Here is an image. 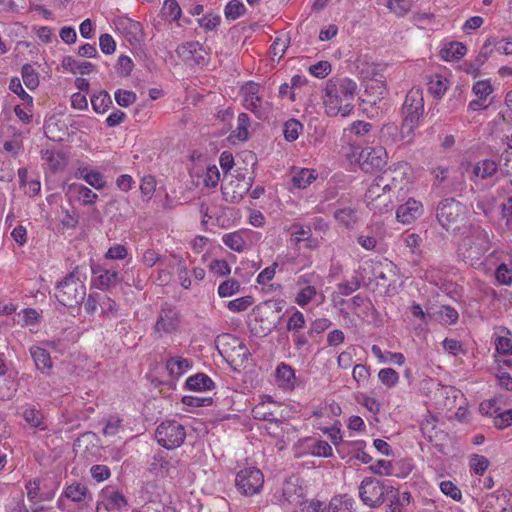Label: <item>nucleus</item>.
I'll return each mask as SVG.
<instances>
[{
  "mask_svg": "<svg viewBox=\"0 0 512 512\" xmlns=\"http://www.w3.org/2000/svg\"><path fill=\"white\" fill-rule=\"evenodd\" d=\"M9 89L13 93L17 94L25 103H27L29 106L32 107L33 98H32V96H30L28 93L25 92L19 78L14 77L10 80Z\"/></svg>",
  "mask_w": 512,
  "mask_h": 512,
  "instance_id": "864d4df0",
  "label": "nucleus"
},
{
  "mask_svg": "<svg viewBox=\"0 0 512 512\" xmlns=\"http://www.w3.org/2000/svg\"><path fill=\"white\" fill-rule=\"evenodd\" d=\"M316 179V175L313 170L302 168L294 172L292 176L293 187L304 189L309 186L313 180Z\"/></svg>",
  "mask_w": 512,
  "mask_h": 512,
  "instance_id": "bb28decb",
  "label": "nucleus"
},
{
  "mask_svg": "<svg viewBox=\"0 0 512 512\" xmlns=\"http://www.w3.org/2000/svg\"><path fill=\"white\" fill-rule=\"evenodd\" d=\"M386 499L390 502L386 512H402L404 504H408L410 501V494L407 492L399 493L397 490V494L389 493Z\"/></svg>",
  "mask_w": 512,
  "mask_h": 512,
  "instance_id": "c85d7f7f",
  "label": "nucleus"
},
{
  "mask_svg": "<svg viewBox=\"0 0 512 512\" xmlns=\"http://www.w3.org/2000/svg\"><path fill=\"white\" fill-rule=\"evenodd\" d=\"M197 49L201 50V44L197 41H191L179 45L176 49V53L184 61H191Z\"/></svg>",
  "mask_w": 512,
  "mask_h": 512,
  "instance_id": "ea45409f",
  "label": "nucleus"
},
{
  "mask_svg": "<svg viewBox=\"0 0 512 512\" xmlns=\"http://www.w3.org/2000/svg\"><path fill=\"white\" fill-rule=\"evenodd\" d=\"M489 465V460L483 455L473 454L469 461L470 470L477 475H483Z\"/></svg>",
  "mask_w": 512,
  "mask_h": 512,
  "instance_id": "a18cd8bd",
  "label": "nucleus"
},
{
  "mask_svg": "<svg viewBox=\"0 0 512 512\" xmlns=\"http://www.w3.org/2000/svg\"><path fill=\"white\" fill-rule=\"evenodd\" d=\"M223 243L231 250L241 252L244 250L246 241L240 232H232L222 237Z\"/></svg>",
  "mask_w": 512,
  "mask_h": 512,
  "instance_id": "e433bc0d",
  "label": "nucleus"
},
{
  "mask_svg": "<svg viewBox=\"0 0 512 512\" xmlns=\"http://www.w3.org/2000/svg\"><path fill=\"white\" fill-rule=\"evenodd\" d=\"M498 170V164L491 159H484L473 167V174L481 179H487L495 175Z\"/></svg>",
  "mask_w": 512,
  "mask_h": 512,
  "instance_id": "5701e85b",
  "label": "nucleus"
},
{
  "mask_svg": "<svg viewBox=\"0 0 512 512\" xmlns=\"http://www.w3.org/2000/svg\"><path fill=\"white\" fill-rule=\"evenodd\" d=\"M185 386L189 390L201 392L214 388V382L206 374L197 373L186 380Z\"/></svg>",
  "mask_w": 512,
  "mask_h": 512,
  "instance_id": "aec40b11",
  "label": "nucleus"
},
{
  "mask_svg": "<svg viewBox=\"0 0 512 512\" xmlns=\"http://www.w3.org/2000/svg\"><path fill=\"white\" fill-rule=\"evenodd\" d=\"M180 326V315L176 308L164 305L157 317L154 331L159 338L165 334L175 333Z\"/></svg>",
  "mask_w": 512,
  "mask_h": 512,
  "instance_id": "0eeeda50",
  "label": "nucleus"
},
{
  "mask_svg": "<svg viewBox=\"0 0 512 512\" xmlns=\"http://www.w3.org/2000/svg\"><path fill=\"white\" fill-rule=\"evenodd\" d=\"M401 240L408 247L411 253L416 254L419 251V248L423 242L421 236L416 233L403 234L401 236Z\"/></svg>",
  "mask_w": 512,
  "mask_h": 512,
  "instance_id": "13d9d810",
  "label": "nucleus"
},
{
  "mask_svg": "<svg viewBox=\"0 0 512 512\" xmlns=\"http://www.w3.org/2000/svg\"><path fill=\"white\" fill-rule=\"evenodd\" d=\"M494 425L499 429H504L512 425V409H508L495 415Z\"/></svg>",
  "mask_w": 512,
  "mask_h": 512,
  "instance_id": "774afa93",
  "label": "nucleus"
},
{
  "mask_svg": "<svg viewBox=\"0 0 512 512\" xmlns=\"http://www.w3.org/2000/svg\"><path fill=\"white\" fill-rule=\"evenodd\" d=\"M166 257L159 255L153 249H147L142 255V263L147 267H153L156 263L165 264Z\"/></svg>",
  "mask_w": 512,
  "mask_h": 512,
  "instance_id": "bf43d9fd",
  "label": "nucleus"
},
{
  "mask_svg": "<svg viewBox=\"0 0 512 512\" xmlns=\"http://www.w3.org/2000/svg\"><path fill=\"white\" fill-rule=\"evenodd\" d=\"M303 495V489L292 481H286L282 488V497L289 503L298 502Z\"/></svg>",
  "mask_w": 512,
  "mask_h": 512,
  "instance_id": "72a5a7b5",
  "label": "nucleus"
},
{
  "mask_svg": "<svg viewBox=\"0 0 512 512\" xmlns=\"http://www.w3.org/2000/svg\"><path fill=\"white\" fill-rule=\"evenodd\" d=\"M303 125L296 119H290L284 124V137L287 141H295L302 131Z\"/></svg>",
  "mask_w": 512,
  "mask_h": 512,
  "instance_id": "c03bdc74",
  "label": "nucleus"
},
{
  "mask_svg": "<svg viewBox=\"0 0 512 512\" xmlns=\"http://www.w3.org/2000/svg\"><path fill=\"white\" fill-rule=\"evenodd\" d=\"M276 382L279 387L291 389L295 384V370L288 364L280 363L275 371Z\"/></svg>",
  "mask_w": 512,
  "mask_h": 512,
  "instance_id": "f3484780",
  "label": "nucleus"
},
{
  "mask_svg": "<svg viewBox=\"0 0 512 512\" xmlns=\"http://www.w3.org/2000/svg\"><path fill=\"white\" fill-rule=\"evenodd\" d=\"M30 353L38 370L45 371L51 368V357L47 350L41 347H32Z\"/></svg>",
  "mask_w": 512,
  "mask_h": 512,
  "instance_id": "a878e982",
  "label": "nucleus"
},
{
  "mask_svg": "<svg viewBox=\"0 0 512 512\" xmlns=\"http://www.w3.org/2000/svg\"><path fill=\"white\" fill-rule=\"evenodd\" d=\"M358 277H352L350 280L338 284V291L343 296H348L360 288Z\"/></svg>",
  "mask_w": 512,
  "mask_h": 512,
  "instance_id": "69168bd1",
  "label": "nucleus"
},
{
  "mask_svg": "<svg viewBox=\"0 0 512 512\" xmlns=\"http://www.w3.org/2000/svg\"><path fill=\"white\" fill-rule=\"evenodd\" d=\"M379 380L387 387H394L399 381V374L392 368H383L378 373Z\"/></svg>",
  "mask_w": 512,
  "mask_h": 512,
  "instance_id": "3c124183",
  "label": "nucleus"
},
{
  "mask_svg": "<svg viewBox=\"0 0 512 512\" xmlns=\"http://www.w3.org/2000/svg\"><path fill=\"white\" fill-rule=\"evenodd\" d=\"M162 13L165 17L176 21L181 16V8L176 0H166L162 8Z\"/></svg>",
  "mask_w": 512,
  "mask_h": 512,
  "instance_id": "603ef678",
  "label": "nucleus"
},
{
  "mask_svg": "<svg viewBox=\"0 0 512 512\" xmlns=\"http://www.w3.org/2000/svg\"><path fill=\"white\" fill-rule=\"evenodd\" d=\"M169 467L170 463L162 451L155 453L149 463V470L154 473L167 472Z\"/></svg>",
  "mask_w": 512,
  "mask_h": 512,
  "instance_id": "a19ab883",
  "label": "nucleus"
},
{
  "mask_svg": "<svg viewBox=\"0 0 512 512\" xmlns=\"http://www.w3.org/2000/svg\"><path fill=\"white\" fill-rule=\"evenodd\" d=\"M387 154L384 148H365L359 155L362 170L371 172L386 165Z\"/></svg>",
  "mask_w": 512,
  "mask_h": 512,
  "instance_id": "9d476101",
  "label": "nucleus"
},
{
  "mask_svg": "<svg viewBox=\"0 0 512 512\" xmlns=\"http://www.w3.org/2000/svg\"><path fill=\"white\" fill-rule=\"evenodd\" d=\"M494 51V43L488 39L483 44L479 54L475 58V66H473V70H468L469 74L476 75L479 72L480 67L486 62V60L491 56Z\"/></svg>",
  "mask_w": 512,
  "mask_h": 512,
  "instance_id": "2f4dec72",
  "label": "nucleus"
},
{
  "mask_svg": "<svg viewBox=\"0 0 512 512\" xmlns=\"http://www.w3.org/2000/svg\"><path fill=\"white\" fill-rule=\"evenodd\" d=\"M115 100L118 105L128 107L136 101V94L132 91L118 89L115 92Z\"/></svg>",
  "mask_w": 512,
  "mask_h": 512,
  "instance_id": "052dcab7",
  "label": "nucleus"
},
{
  "mask_svg": "<svg viewBox=\"0 0 512 512\" xmlns=\"http://www.w3.org/2000/svg\"><path fill=\"white\" fill-rule=\"evenodd\" d=\"M424 99L420 87H413L406 95L401 109V115L423 119Z\"/></svg>",
  "mask_w": 512,
  "mask_h": 512,
  "instance_id": "1a4fd4ad",
  "label": "nucleus"
},
{
  "mask_svg": "<svg viewBox=\"0 0 512 512\" xmlns=\"http://www.w3.org/2000/svg\"><path fill=\"white\" fill-rule=\"evenodd\" d=\"M357 89L355 81L349 78H331L326 82L324 104L330 116H347L353 109Z\"/></svg>",
  "mask_w": 512,
  "mask_h": 512,
  "instance_id": "f257e3e1",
  "label": "nucleus"
},
{
  "mask_svg": "<svg viewBox=\"0 0 512 512\" xmlns=\"http://www.w3.org/2000/svg\"><path fill=\"white\" fill-rule=\"evenodd\" d=\"M86 296L85 275L76 267L56 285L55 297L60 304L74 307L82 303Z\"/></svg>",
  "mask_w": 512,
  "mask_h": 512,
  "instance_id": "f03ea898",
  "label": "nucleus"
},
{
  "mask_svg": "<svg viewBox=\"0 0 512 512\" xmlns=\"http://www.w3.org/2000/svg\"><path fill=\"white\" fill-rule=\"evenodd\" d=\"M22 79L26 87L33 90L39 85L38 73L31 64H24L21 69Z\"/></svg>",
  "mask_w": 512,
  "mask_h": 512,
  "instance_id": "4c0bfd02",
  "label": "nucleus"
},
{
  "mask_svg": "<svg viewBox=\"0 0 512 512\" xmlns=\"http://www.w3.org/2000/svg\"><path fill=\"white\" fill-rule=\"evenodd\" d=\"M264 484L263 473L255 468L248 467L240 470L235 477V486L244 496H253L258 494Z\"/></svg>",
  "mask_w": 512,
  "mask_h": 512,
  "instance_id": "39448f33",
  "label": "nucleus"
},
{
  "mask_svg": "<svg viewBox=\"0 0 512 512\" xmlns=\"http://www.w3.org/2000/svg\"><path fill=\"white\" fill-rule=\"evenodd\" d=\"M23 417L31 427L37 428L42 425L43 415L35 408H26L23 412Z\"/></svg>",
  "mask_w": 512,
  "mask_h": 512,
  "instance_id": "6e6d98bb",
  "label": "nucleus"
},
{
  "mask_svg": "<svg viewBox=\"0 0 512 512\" xmlns=\"http://www.w3.org/2000/svg\"><path fill=\"white\" fill-rule=\"evenodd\" d=\"M402 116V123L400 126L401 133L404 138V143L410 145L414 142L416 130L420 126L422 119L417 117Z\"/></svg>",
  "mask_w": 512,
  "mask_h": 512,
  "instance_id": "6ab92c4d",
  "label": "nucleus"
},
{
  "mask_svg": "<svg viewBox=\"0 0 512 512\" xmlns=\"http://www.w3.org/2000/svg\"><path fill=\"white\" fill-rule=\"evenodd\" d=\"M390 186L391 185L389 184L388 174L377 175L365 193V201L368 202L376 200L382 195L391 193L389 190Z\"/></svg>",
  "mask_w": 512,
  "mask_h": 512,
  "instance_id": "dca6fc26",
  "label": "nucleus"
},
{
  "mask_svg": "<svg viewBox=\"0 0 512 512\" xmlns=\"http://www.w3.org/2000/svg\"><path fill=\"white\" fill-rule=\"evenodd\" d=\"M155 437L158 443L166 449H175L184 443L185 428L175 420L162 422L156 429Z\"/></svg>",
  "mask_w": 512,
  "mask_h": 512,
  "instance_id": "20e7f679",
  "label": "nucleus"
},
{
  "mask_svg": "<svg viewBox=\"0 0 512 512\" xmlns=\"http://www.w3.org/2000/svg\"><path fill=\"white\" fill-rule=\"evenodd\" d=\"M305 317L302 312L295 310L289 317L287 322V330L295 333H299L301 329L305 327Z\"/></svg>",
  "mask_w": 512,
  "mask_h": 512,
  "instance_id": "8fccbe9b",
  "label": "nucleus"
},
{
  "mask_svg": "<svg viewBox=\"0 0 512 512\" xmlns=\"http://www.w3.org/2000/svg\"><path fill=\"white\" fill-rule=\"evenodd\" d=\"M252 186V178L238 173L232 176L228 182H224L221 187L222 195L225 201L238 203Z\"/></svg>",
  "mask_w": 512,
  "mask_h": 512,
  "instance_id": "423d86ee",
  "label": "nucleus"
},
{
  "mask_svg": "<svg viewBox=\"0 0 512 512\" xmlns=\"http://www.w3.org/2000/svg\"><path fill=\"white\" fill-rule=\"evenodd\" d=\"M63 67L73 73H80L81 75L89 74L93 69V64L90 62H79L71 56L63 59Z\"/></svg>",
  "mask_w": 512,
  "mask_h": 512,
  "instance_id": "c756f323",
  "label": "nucleus"
},
{
  "mask_svg": "<svg viewBox=\"0 0 512 512\" xmlns=\"http://www.w3.org/2000/svg\"><path fill=\"white\" fill-rule=\"evenodd\" d=\"M316 295V289L314 286H306L302 288L296 296V303L300 306L307 305Z\"/></svg>",
  "mask_w": 512,
  "mask_h": 512,
  "instance_id": "0e129e2a",
  "label": "nucleus"
},
{
  "mask_svg": "<svg viewBox=\"0 0 512 512\" xmlns=\"http://www.w3.org/2000/svg\"><path fill=\"white\" fill-rule=\"evenodd\" d=\"M243 105L258 119H265L267 117L266 103L263 102L261 97L243 100Z\"/></svg>",
  "mask_w": 512,
  "mask_h": 512,
  "instance_id": "473e14b6",
  "label": "nucleus"
},
{
  "mask_svg": "<svg viewBox=\"0 0 512 512\" xmlns=\"http://www.w3.org/2000/svg\"><path fill=\"white\" fill-rule=\"evenodd\" d=\"M92 284L102 290L114 288L121 280L119 273L100 264L91 265Z\"/></svg>",
  "mask_w": 512,
  "mask_h": 512,
  "instance_id": "6e6552de",
  "label": "nucleus"
},
{
  "mask_svg": "<svg viewBox=\"0 0 512 512\" xmlns=\"http://www.w3.org/2000/svg\"><path fill=\"white\" fill-rule=\"evenodd\" d=\"M74 189L77 191L78 197L84 205L93 204L98 198L96 193L84 185H74Z\"/></svg>",
  "mask_w": 512,
  "mask_h": 512,
  "instance_id": "5fc2aeb1",
  "label": "nucleus"
},
{
  "mask_svg": "<svg viewBox=\"0 0 512 512\" xmlns=\"http://www.w3.org/2000/svg\"><path fill=\"white\" fill-rule=\"evenodd\" d=\"M240 290V283L235 279H228L218 287V295L222 298L230 297Z\"/></svg>",
  "mask_w": 512,
  "mask_h": 512,
  "instance_id": "09e8293b",
  "label": "nucleus"
},
{
  "mask_svg": "<svg viewBox=\"0 0 512 512\" xmlns=\"http://www.w3.org/2000/svg\"><path fill=\"white\" fill-rule=\"evenodd\" d=\"M380 140L388 147L407 145L404 143L400 127L395 123L383 125L380 130Z\"/></svg>",
  "mask_w": 512,
  "mask_h": 512,
  "instance_id": "2eb2a0df",
  "label": "nucleus"
},
{
  "mask_svg": "<svg viewBox=\"0 0 512 512\" xmlns=\"http://www.w3.org/2000/svg\"><path fill=\"white\" fill-rule=\"evenodd\" d=\"M253 303V298L251 296H244L234 300L229 301L228 309L232 312H241L248 309Z\"/></svg>",
  "mask_w": 512,
  "mask_h": 512,
  "instance_id": "e2e57ef3",
  "label": "nucleus"
},
{
  "mask_svg": "<svg viewBox=\"0 0 512 512\" xmlns=\"http://www.w3.org/2000/svg\"><path fill=\"white\" fill-rule=\"evenodd\" d=\"M276 406V403L272 400L263 401L258 404H256L251 413L254 419L256 420H263V421H269L270 425H274L273 427H268L269 434H272L273 436H277L278 433L276 429L279 428V426L282 424V422L277 419L276 413L273 410V408Z\"/></svg>",
  "mask_w": 512,
  "mask_h": 512,
  "instance_id": "9b49d317",
  "label": "nucleus"
},
{
  "mask_svg": "<svg viewBox=\"0 0 512 512\" xmlns=\"http://www.w3.org/2000/svg\"><path fill=\"white\" fill-rule=\"evenodd\" d=\"M512 493L509 490H498L488 494L484 501L485 509L495 508V512H512Z\"/></svg>",
  "mask_w": 512,
  "mask_h": 512,
  "instance_id": "4468645a",
  "label": "nucleus"
},
{
  "mask_svg": "<svg viewBox=\"0 0 512 512\" xmlns=\"http://www.w3.org/2000/svg\"><path fill=\"white\" fill-rule=\"evenodd\" d=\"M88 494V489L81 483H73L65 490V496L73 502L84 501Z\"/></svg>",
  "mask_w": 512,
  "mask_h": 512,
  "instance_id": "c9c22d12",
  "label": "nucleus"
},
{
  "mask_svg": "<svg viewBox=\"0 0 512 512\" xmlns=\"http://www.w3.org/2000/svg\"><path fill=\"white\" fill-rule=\"evenodd\" d=\"M389 493L397 494V490L372 477L363 479L359 487V496L369 507L382 505Z\"/></svg>",
  "mask_w": 512,
  "mask_h": 512,
  "instance_id": "7ed1b4c3",
  "label": "nucleus"
},
{
  "mask_svg": "<svg viewBox=\"0 0 512 512\" xmlns=\"http://www.w3.org/2000/svg\"><path fill=\"white\" fill-rule=\"evenodd\" d=\"M451 397L455 404H459V407L455 412V419L460 423H468L470 421V413L467 408V402L464 394L460 390L450 386V398Z\"/></svg>",
  "mask_w": 512,
  "mask_h": 512,
  "instance_id": "a211bd4d",
  "label": "nucleus"
},
{
  "mask_svg": "<svg viewBox=\"0 0 512 512\" xmlns=\"http://www.w3.org/2000/svg\"><path fill=\"white\" fill-rule=\"evenodd\" d=\"M225 16L229 20H236L246 12L245 5L239 0H231L225 7Z\"/></svg>",
  "mask_w": 512,
  "mask_h": 512,
  "instance_id": "79ce46f5",
  "label": "nucleus"
},
{
  "mask_svg": "<svg viewBox=\"0 0 512 512\" xmlns=\"http://www.w3.org/2000/svg\"><path fill=\"white\" fill-rule=\"evenodd\" d=\"M366 203L369 209L374 213L384 214L392 211L393 209V200L391 193L382 195L378 197L376 200L368 201Z\"/></svg>",
  "mask_w": 512,
  "mask_h": 512,
  "instance_id": "393cba45",
  "label": "nucleus"
},
{
  "mask_svg": "<svg viewBox=\"0 0 512 512\" xmlns=\"http://www.w3.org/2000/svg\"><path fill=\"white\" fill-rule=\"evenodd\" d=\"M190 367L191 362L188 359L182 358L180 356L170 357L166 361V368L169 374L176 378L186 373Z\"/></svg>",
  "mask_w": 512,
  "mask_h": 512,
  "instance_id": "412c9836",
  "label": "nucleus"
},
{
  "mask_svg": "<svg viewBox=\"0 0 512 512\" xmlns=\"http://www.w3.org/2000/svg\"><path fill=\"white\" fill-rule=\"evenodd\" d=\"M291 236L289 239L290 244L299 249V244L303 242L306 236L310 235L311 227L309 225H303L301 223L295 222L289 228Z\"/></svg>",
  "mask_w": 512,
  "mask_h": 512,
  "instance_id": "4be33fe9",
  "label": "nucleus"
},
{
  "mask_svg": "<svg viewBox=\"0 0 512 512\" xmlns=\"http://www.w3.org/2000/svg\"><path fill=\"white\" fill-rule=\"evenodd\" d=\"M309 72L317 78H324L331 72V64L328 61H319L309 67Z\"/></svg>",
  "mask_w": 512,
  "mask_h": 512,
  "instance_id": "338daca9",
  "label": "nucleus"
},
{
  "mask_svg": "<svg viewBox=\"0 0 512 512\" xmlns=\"http://www.w3.org/2000/svg\"><path fill=\"white\" fill-rule=\"evenodd\" d=\"M82 178L92 187L101 189L105 185V181L101 173L96 171H88L86 168L80 170Z\"/></svg>",
  "mask_w": 512,
  "mask_h": 512,
  "instance_id": "de8ad7c7",
  "label": "nucleus"
},
{
  "mask_svg": "<svg viewBox=\"0 0 512 512\" xmlns=\"http://www.w3.org/2000/svg\"><path fill=\"white\" fill-rule=\"evenodd\" d=\"M156 180L151 175H146L141 180L140 191L146 200H149L155 192Z\"/></svg>",
  "mask_w": 512,
  "mask_h": 512,
  "instance_id": "4d7b16f0",
  "label": "nucleus"
},
{
  "mask_svg": "<svg viewBox=\"0 0 512 512\" xmlns=\"http://www.w3.org/2000/svg\"><path fill=\"white\" fill-rule=\"evenodd\" d=\"M173 259H174V263L173 264L167 263L166 266L168 268H173L174 265H176L180 285L184 289H189L191 286V279L188 276V270H187L184 260L181 257L175 256V255L173 256Z\"/></svg>",
  "mask_w": 512,
  "mask_h": 512,
  "instance_id": "7c9ffc66",
  "label": "nucleus"
},
{
  "mask_svg": "<svg viewBox=\"0 0 512 512\" xmlns=\"http://www.w3.org/2000/svg\"><path fill=\"white\" fill-rule=\"evenodd\" d=\"M127 502L124 495L118 491L106 490L101 494L97 503V512H122Z\"/></svg>",
  "mask_w": 512,
  "mask_h": 512,
  "instance_id": "f8f14e48",
  "label": "nucleus"
},
{
  "mask_svg": "<svg viewBox=\"0 0 512 512\" xmlns=\"http://www.w3.org/2000/svg\"><path fill=\"white\" fill-rule=\"evenodd\" d=\"M447 80L439 74H435L429 78L428 81V91L429 93L437 99H440L445 92L447 91Z\"/></svg>",
  "mask_w": 512,
  "mask_h": 512,
  "instance_id": "cd10ccee",
  "label": "nucleus"
},
{
  "mask_svg": "<svg viewBox=\"0 0 512 512\" xmlns=\"http://www.w3.org/2000/svg\"><path fill=\"white\" fill-rule=\"evenodd\" d=\"M219 180L220 173L218 168L215 165L207 167L203 176L204 185L206 187L214 188L217 186Z\"/></svg>",
  "mask_w": 512,
  "mask_h": 512,
  "instance_id": "680f3d73",
  "label": "nucleus"
},
{
  "mask_svg": "<svg viewBox=\"0 0 512 512\" xmlns=\"http://www.w3.org/2000/svg\"><path fill=\"white\" fill-rule=\"evenodd\" d=\"M250 126V119L246 113H240L237 118V127L234 131L235 136L240 141H244L248 138V128Z\"/></svg>",
  "mask_w": 512,
  "mask_h": 512,
  "instance_id": "49530a36",
  "label": "nucleus"
},
{
  "mask_svg": "<svg viewBox=\"0 0 512 512\" xmlns=\"http://www.w3.org/2000/svg\"><path fill=\"white\" fill-rule=\"evenodd\" d=\"M423 213V205L421 202L409 198L404 204L400 205L396 210L397 220L403 224H411Z\"/></svg>",
  "mask_w": 512,
  "mask_h": 512,
  "instance_id": "ddd939ff",
  "label": "nucleus"
},
{
  "mask_svg": "<svg viewBox=\"0 0 512 512\" xmlns=\"http://www.w3.org/2000/svg\"><path fill=\"white\" fill-rule=\"evenodd\" d=\"M386 7L397 17H403L411 10V3L409 0H386Z\"/></svg>",
  "mask_w": 512,
  "mask_h": 512,
  "instance_id": "58836bf2",
  "label": "nucleus"
},
{
  "mask_svg": "<svg viewBox=\"0 0 512 512\" xmlns=\"http://www.w3.org/2000/svg\"><path fill=\"white\" fill-rule=\"evenodd\" d=\"M334 218L344 227L352 228L358 221V213L355 209L350 207L337 209L334 212Z\"/></svg>",
  "mask_w": 512,
  "mask_h": 512,
  "instance_id": "b1692460",
  "label": "nucleus"
},
{
  "mask_svg": "<svg viewBox=\"0 0 512 512\" xmlns=\"http://www.w3.org/2000/svg\"><path fill=\"white\" fill-rule=\"evenodd\" d=\"M111 104V97L106 91H100L91 97V105L96 113H105Z\"/></svg>",
  "mask_w": 512,
  "mask_h": 512,
  "instance_id": "f704fd0d",
  "label": "nucleus"
},
{
  "mask_svg": "<svg viewBox=\"0 0 512 512\" xmlns=\"http://www.w3.org/2000/svg\"><path fill=\"white\" fill-rule=\"evenodd\" d=\"M352 377L358 387H365L369 382L370 370L363 364H357L353 367Z\"/></svg>",
  "mask_w": 512,
  "mask_h": 512,
  "instance_id": "37998d69",
  "label": "nucleus"
}]
</instances>
